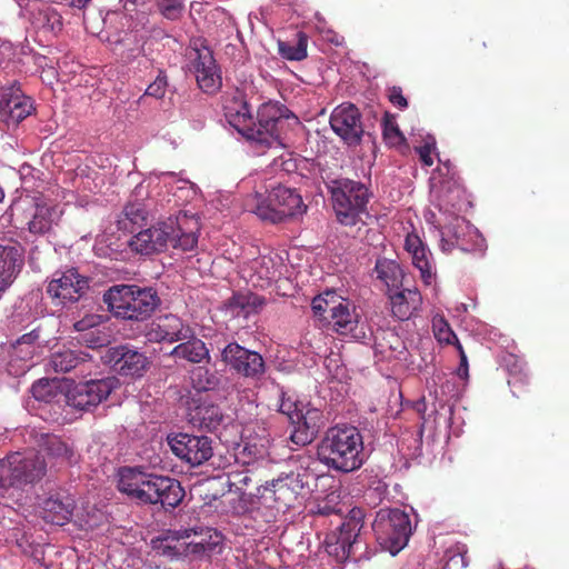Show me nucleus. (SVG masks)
<instances>
[{"mask_svg":"<svg viewBox=\"0 0 569 569\" xmlns=\"http://www.w3.org/2000/svg\"><path fill=\"white\" fill-rule=\"evenodd\" d=\"M317 455L320 462L336 471L358 470L365 461L362 436L353 426L330 427L318 445Z\"/></svg>","mask_w":569,"mask_h":569,"instance_id":"1","label":"nucleus"},{"mask_svg":"<svg viewBox=\"0 0 569 569\" xmlns=\"http://www.w3.org/2000/svg\"><path fill=\"white\" fill-rule=\"evenodd\" d=\"M103 302L114 318L140 322L153 315L160 298L150 287L114 284L103 293Z\"/></svg>","mask_w":569,"mask_h":569,"instance_id":"2","label":"nucleus"},{"mask_svg":"<svg viewBox=\"0 0 569 569\" xmlns=\"http://www.w3.org/2000/svg\"><path fill=\"white\" fill-rule=\"evenodd\" d=\"M337 221L345 227L366 224L370 191L361 181L348 178L331 180L328 184Z\"/></svg>","mask_w":569,"mask_h":569,"instance_id":"3","label":"nucleus"},{"mask_svg":"<svg viewBox=\"0 0 569 569\" xmlns=\"http://www.w3.org/2000/svg\"><path fill=\"white\" fill-rule=\"evenodd\" d=\"M300 124L299 119L283 104L267 102L257 110L252 129L254 136L249 137L257 143L271 147H288L289 132Z\"/></svg>","mask_w":569,"mask_h":569,"instance_id":"4","label":"nucleus"},{"mask_svg":"<svg viewBox=\"0 0 569 569\" xmlns=\"http://www.w3.org/2000/svg\"><path fill=\"white\" fill-rule=\"evenodd\" d=\"M47 475L43 456L34 452H11L0 460V489H23Z\"/></svg>","mask_w":569,"mask_h":569,"instance_id":"5","label":"nucleus"},{"mask_svg":"<svg viewBox=\"0 0 569 569\" xmlns=\"http://www.w3.org/2000/svg\"><path fill=\"white\" fill-rule=\"evenodd\" d=\"M311 309L323 325L340 335L352 332L358 323L355 305L335 290H327L312 299Z\"/></svg>","mask_w":569,"mask_h":569,"instance_id":"6","label":"nucleus"},{"mask_svg":"<svg viewBox=\"0 0 569 569\" xmlns=\"http://www.w3.org/2000/svg\"><path fill=\"white\" fill-rule=\"evenodd\" d=\"M372 530L380 546L396 556L407 546L412 527L409 515L403 510L382 508L376 515Z\"/></svg>","mask_w":569,"mask_h":569,"instance_id":"7","label":"nucleus"},{"mask_svg":"<svg viewBox=\"0 0 569 569\" xmlns=\"http://www.w3.org/2000/svg\"><path fill=\"white\" fill-rule=\"evenodd\" d=\"M192 530H169L166 535L152 540L153 550L163 557L178 558L189 553H210L221 542V536L214 531L209 533V539L206 540L202 535L198 536L193 532V539L188 541L191 537Z\"/></svg>","mask_w":569,"mask_h":569,"instance_id":"8","label":"nucleus"},{"mask_svg":"<svg viewBox=\"0 0 569 569\" xmlns=\"http://www.w3.org/2000/svg\"><path fill=\"white\" fill-rule=\"evenodd\" d=\"M253 212L262 220L272 223H279L288 218L302 214L307 207L303 204L301 196L291 188L282 184L272 187L268 196L260 199L258 196Z\"/></svg>","mask_w":569,"mask_h":569,"instance_id":"9","label":"nucleus"},{"mask_svg":"<svg viewBox=\"0 0 569 569\" xmlns=\"http://www.w3.org/2000/svg\"><path fill=\"white\" fill-rule=\"evenodd\" d=\"M362 527L361 512L352 510L335 531L327 535L325 543L328 555L338 562H345L355 556L361 543L359 535Z\"/></svg>","mask_w":569,"mask_h":569,"instance_id":"10","label":"nucleus"},{"mask_svg":"<svg viewBox=\"0 0 569 569\" xmlns=\"http://www.w3.org/2000/svg\"><path fill=\"white\" fill-rule=\"evenodd\" d=\"M187 57L199 88L207 93L216 92L221 86V77L212 51L204 41L193 40L187 49Z\"/></svg>","mask_w":569,"mask_h":569,"instance_id":"11","label":"nucleus"},{"mask_svg":"<svg viewBox=\"0 0 569 569\" xmlns=\"http://www.w3.org/2000/svg\"><path fill=\"white\" fill-rule=\"evenodd\" d=\"M118 379L108 377L78 383L66 396V402L78 410L96 408L118 387Z\"/></svg>","mask_w":569,"mask_h":569,"instance_id":"12","label":"nucleus"},{"mask_svg":"<svg viewBox=\"0 0 569 569\" xmlns=\"http://www.w3.org/2000/svg\"><path fill=\"white\" fill-rule=\"evenodd\" d=\"M160 476L140 468L123 467L119 470L118 489L141 503H153Z\"/></svg>","mask_w":569,"mask_h":569,"instance_id":"13","label":"nucleus"},{"mask_svg":"<svg viewBox=\"0 0 569 569\" xmlns=\"http://www.w3.org/2000/svg\"><path fill=\"white\" fill-rule=\"evenodd\" d=\"M89 289V278L78 272L76 268L57 271L47 286V293L53 303L64 306L77 302Z\"/></svg>","mask_w":569,"mask_h":569,"instance_id":"14","label":"nucleus"},{"mask_svg":"<svg viewBox=\"0 0 569 569\" xmlns=\"http://www.w3.org/2000/svg\"><path fill=\"white\" fill-rule=\"evenodd\" d=\"M221 359L231 370L248 379L260 380L266 373L262 356L237 342H230L222 349Z\"/></svg>","mask_w":569,"mask_h":569,"instance_id":"15","label":"nucleus"},{"mask_svg":"<svg viewBox=\"0 0 569 569\" xmlns=\"http://www.w3.org/2000/svg\"><path fill=\"white\" fill-rule=\"evenodd\" d=\"M167 440L173 455L191 467L202 465L213 455L212 440L207 436L181 432L168 436Z\"/></svg>","mask_w":569,"mask_h":569,"instance_id":"16","label":"nucleus"},{"mask_svg":"<svg viewBox=\"0 0 569 569\" xmlns=\"http://www.w3.org/2000/svg\"><path fill=\"white\" fill-rule=\"evenodd\" d=\"M177 221L170 218L133 234L128 244L132 252L141 256H151L166 251L172 237Z\"/></svg>","mask_w":569,"mask_h":569,"instance_id":"17","label":"nucleus"},{"mask_svg":"<svg viewBox=\"0 0 569 569\" xmlns=\"http://www.w3.org/2000/svg\"><path fill=\"white\" fill-rule=\"evenodd\" d=\"M331 129L348 146H357L360 143L363 127L361 122V113L352 103H342L336 107L330 116Z\"/></svg>","mask_w":569,"mask_h":569,"instance_id":"18","label":"nucleus"},{"mask_svg":"<svg viewBox=\"0 0 569 569\" xmlns=\"http://www.w3.org/2000/svg\"><path fill=\"white\" fill-rule=\"evenodd\" d=\"M438 229L440 233V248L443 252L450 253L465 239L467 232L471 238L479 239V231L469 223L463 217L449 213L445 217L443 221H438Z\"/></svg>","mask_w":569,"mask_h":569,"instance_id":"19","label":"nucleus"},{"mask_svg":"<svg viewBox=\"0 0 569 569\" xmlns=\"http://www.w3.org/2000/svg\"><path fill=\"white\" fill-rule=\"evenodd\" d=\"M34 110L32 99L20 90L9 88L0 92V117L14 124L24 120Z\"/></svg>","mask_w":569,"mask_h":569,"instance_id":"20","label":"nucleus"},{"mask_svg":"<svg viewBox=\"0 0 569 569\" xmlns=\"http://www.w3.org/2000/svg\"><path fill=\"white\" fill-rule=\"evenodd\" d=\"M109 359L119 375L131 378L142 377L150 365L144 353L127 346L110 349Z\"/></svg>","mask_w":569,"mask_h":569,"instance_id":"21","label":"nucleus"},{"mask_svg":"<svg viewBox=\"0 0 569 569\" xmlns=\"http://www.w3.org/2000/svg\"><path fill=\"white\" fill-rule=\"evenodd\" d=\"M149 341L176 342L192 337V329L174 315H166L151 325L147 333Z\"/></svg>","mask_w":569,"mask_h":569,"instance_id":"22","label":"nucleus"},{"mask_svg":"<svg viewBox=\"0 0 569 569\" xmlns=\"http://www.w3.org/2000/svg\"><path fill=\"white\" fill-rule=\"evenodd\" d=\"M107 42L124 62H130L143 52L142 38L133 30L110 32Z\"/></svg>","mask_w":569,"mask_h":569,"instance_id":"23","label":"nucleus"},{"mask_svg":"<svg viewBox=\"0 0 569 569\" xmlns=\"http://www.w3.org/2000/svg\"><path fill=\"white\" fill-rule=\"evenodd\" d=\"M62 210L56 204L36 203L27 222L28 230L34 236L49 233L61 220Z\"/></svg>","mask_w":569,"mask_h":569,"instance_id":"24","label":"nucleus"},{"mask_svg":"<svg viewBox=\"0 0 569 569\" xmlns=\"http://www.w3.org/2000/svg\"><path fill=\"white\" fill-rule=\"evenodd\" d=\"M170 221H177V227L173 229L172 237L169 242L174 249L182 251H192L198 244V220L189 217L186 213H179L177 217H170Z\"/></svg>","mask_w":569,"mask_h":569,"instance_id":"25","label":"nucleus"},{"mask_svg":"<svg viewBox=\"0 0 569 569\" xmlns=\"http://www.w3.org/2000/svg\"><path fill=\"white\" fill-rule=\"evenodd\" d=\"M74 500L68 495L56 493L41 503V517L46 522L62 526L70 520Z\"/></svg>","mask_w":569,"mask_h":569,"instance_id":"26","label":"nucleus"},{"mask_svg":"<svg viewBox=\"0 0 569 569\" xmlns=\"http://www.w3.org/2000/svg\"><path fill=\"white\" fill-rule=\"evenodd\" d=\"M393 317L408 320L421 306L422 297L418 289L388 290Z\"/></svg>","mask_w":569,"mask_h":569,"instance_id":"27","label":"nucleus"},{"mask_svg":"<svg viewBox=\"0 0 569 569\" xmlns=\"http://www.w3.org/2000/svg\"><path fill=\"white\" fill-rule=\"evenodd\" d=\"M23 247L16 240L0 242V273L13 281L23 267Z\"/></svg>","mask_w":569,"mask_h":569,"instance_id":"28","label":"nucleus"},{"mask_svg":"<svg viewBox=\"0 0 569 569\" xmlns=\"http://www.w3.org/2000/svg\"><path fill=\"white\" fill-rule=\"evenodd\" d=\"M89 358V355L82 351L64 349L53 352L48 366L57 373H67L78 369L83 373L82 367L86 366Z\"/></svg>","mask_w":569,"mask_h":569,"instance_id":"29","label":"nucleus"},{"mask_svg":"<svg viewBox=\"0 0 569 569\" xmlns=\"http://www.w3.org/2000/svg\"><path fill=\"white\" fill-rule=\"evenodd\" d=\"M156 496L152 505L160 503L164 509L176 508L182 501L184 490L178 480L160 476Z\"/></svg>","mask_w":569,"mask_h":569,"instance_id":"30","label":"nucleus"},{"mask_svg":"<svg viewBox=\"0 0 569 569\" xmlns=\"http://www.w3.org/2000/svg\"><path fill=\"white\" fill-rule=\"evenodd\" d=\"M221 409L216 405L202 403L197 406L190 412V422L192 426L207 431H214L222 421Z\"/></svg>","mask_w":569,"mask_h":569,"instance_id":"31","label":"nucleus"},{"mask_svg":"<svg viewBox=\"0 0 569 569\" xmlns=\"http://www.w3.org/2000/svg\"><path fill=\"white\" fill-rule=\"evenodd\" d=\"M186 340V342H181L171 350L170 356L187 360L192 363H200L204 359H210L209 350L201 339L192 336Z\"/></svg>","mask_w":569,"mask_h":569,"instance_id":"32","label":"nucleus"},{"mask_svg":"<svg viewBox=\"0 0 569 569\" xmlns=\"http://www.w3.org/2000/svg\"><path fill=\"white\" fill-rule=\"evenodd\" d=\"M31 393L38 401L51 402L64 399L66 393L61 390V383L57 379L41 378L32 383Z\"/></svg>","mask_w":569,"mask_h":569,"instance_id":"33","label":"nucleus"},{"mask_svg":"<svg viewBox=\"0 0 569 569\" xmlns=\"http://www.w3.org/2000/svg\"><path fill=\"white\" fill-rule=\"evenodd\" d=\"M307 47L308 36L302 31L297 32L295 41H278L279 54L290 61L305 60L308 56Z\"/></svg>","mask_w":569,"mask_h":569,"instance_id":"34","label":"nucleus"},{"mask_svg":"<svg viewBox=\"0 0 569 569\" xmlns=\"http://www.w3.org/2000/svg\"><path fill=\"white\" fill-rule=\"evenodd\" d=\"M250 466H242L227 473V487L229 491L246 493L250 485L253 482V472Z\"/></svg>","mask_w":569,"mask_h":569,"instance_id":"35","label":"nucleus"},{"mask_svg":"<svg viewBox=\"0 0 569 569\" xmlns=\"http://www.w3.org/2000/svg\"><path fill=\"white\" fill-rule=\"evenodd\" d=\"M36 22L44 30L58 34L62 31L63 20L62 16L50 6H43L34 16Z\"/></svg>","mask_w":569,"mask_h":569,"instance_id":"36","label":"nucleus"},{"mask_svg":"<svg viewBox=\"0 0 569 569\" xmlns=\"http://www.w3.org/2000/svg\"><path fill=\"white\" fill-rule=\"evenodd\" d=\"M43 450L54 458L71 462L73 458V449L68 446L60 437L46 435L43 438Z\"/></svg>","mask_w":569,"mask_h":569,"instance_id":"37","label":"nucleus"},{"mask_svg":"<svg viewBox=\"0 0 569 569\" xmlns=\"http://www.w3.org/2000/svg\"><path fill=\"white\" fill-rule=\"evenodd\" d=\"M375 270L377 272V277L382 280L389 289H392L391 287H396L399 282V278L401 277V269L393 260L378 259Z\"/></svg>","mask_w":569,"mask_h":569,"instance_id":"38","label":"nucleus"},{"mask_svg":"<svg viewBox=\"0 0 569 569\" xmlns=\"http://www.w3.org/2000/svg\"><path fill=\"white\" fill-rule=\"evenodd\" d=\"M192 387L197 391L214 390L220 385V378L204 367H198L191 372Z\"/></svg>","mask_w":569,"mask_h":569,"instance_id":"39","label":"nucleus"},{"mask_svg":"<svg viewBox=\"0 0 569 569\" xmlns=\"http://www.w3.org/2000/svg\"><path fill=\"white\" fill-rule=\"evenodd\" d=\"M227 121L247 139H249V137L254 136L252 129L253 117L251 114L250 107L247 101H244V109L240 110V112L232 114V117L227 119ZM254 132L257 131L254 130Z\"/></svg>","mask_w":569,"mask_h":569,"instance_id":"40","label":"nucleus"},{"mask_svg":"<svg viewBox=\"0 0 569 569\" xmlns=\"http://www.w3.org/2000/svg\"><path fill=\"white\" fill-rule=\"evenodd\" d=\"M296 422L303 426L306 430L318 436L319 431L326 425V419L321 410L317 408H308L305 412L297 415Z\"/></svg>","mask_w":569,"mask_h":569,"instance_id":"41","label":"nucleus"},{"mask_svg":"<svg viewBox=\"0 0 569 569\" xmlns=\"http://www.w3.org/2000/svg\"><path fill=\"white\" fill-rule=\"evenodd\" d=\"M411 256V259H412V263L415 264V267H417L420 272H421V276L422 278H431V274H432V266H431V261H430V251L427 249L426 246L419 248L417 250V252H411L410 253Z\"/></svg>","mask_w":569,"mask_h":569,"instance_id":"42","label":"nucleus"},{"mask_svg":"<svg viewBox=\"0 0 569 569\" xmlns=\"http://www.w3.org/2000/svg\"><path fill=\"white\" fill-rule=\"evenodd\" d=\"M161 14L169 20H178L184 10V0H157Z\"/></svg>","mask_w":569,"mask_h":569,"instance_id":"43","label":"nucleus"},{"mask_svg":"<svg viewBox=\"0 0 569 569\" xmlns=\"http://www.w3.org/2000/svg\"><path fill=\"white\" fill-rule=\"evenodd\" d=\"M458 246L456 248L460 249L463 252H472V253H479L482 256L485 251L487 250V242L486 239L482 237V234L479 232V239L471 238V234H469V231L467 232L466 237H463Z\"/></svg>","mask_w":569,"mask_h":569,"instance_id":"44","label":"nucleus"},{"mask_svg":"<svg viewBox=\"0 0 569 569\" xmlns=\"http://www.w3.org/2000/svg\"><path fill=\"white\" fill-rule=\"evenodd\" d=\"M460 198V190L458 188H442L441 194L438 198V207L440 211L450 212V209H455Z\"/></svg>","mask_w":569,"mask_h":569,"instance_id":"45","label":"nucleus"},{"mask_svg":"<svg viewBox=\"0 0 569 569\" xmlns=\"http://www.w3.org/2000/svg\"><path fill=\"white\" fill-rule=\"evenodd\" d=\"M260 457H262L261 452L254 445L250 443H244L241 451H239L236 456L237 461L242 466H251L256 463Z\"/></svg>","mask_w":569,"mask_h":569,"instance_id":"46","label":"nucleus"},{"mask_svg":"<svg viewBox=\"0 0 569 569\" xmlns=\"http://www.w3.org/2000/svg\"><path fill=\"white\" fill-rule=\"evenodd\" d=\"M280 402H279V412L288 416V418L291 420L292 423H296L297 415L300 413V411L297 408V403L292 401L290 398L286 397V393L282 389H280L279 392Z\"/></svg>","mask_w":569,"mask_h":569,"instance_id":"47","label":"nucleus"},{"mask_svg":"<svg viewBox=\"0 0 569 569\" xmlns=\"http://www.w3.org/2000/svg\"><path fill=\"white\" fill-rule=\"evenodd\" d=\"M435 335L439 342L451 345L453 341H457V336L445 320H440L438 323L433 325Z\"/></svg>","mask_w":569,"mask_h":569,"instance_id":"48","label":"nucleus"},{"mask_svg":"<svg viewBox=\"0 0 569 569\" xmlns=\"http://www.w3.org/2000/svg\"><path fill=\"white\" fill-rule=\"evenodd\" d=\"M383 137L388 143L392 146L400 144L405 141V137L399 130L398 126L390 120H385L383 122Z\"/></svg>","mask_w":569,"mask_h":569,"instance_id":"49","label":"nucleus"},{"mask_svg":"<svg viewBox=\"0 0 569 569\" xmlns=\"http://www.w3.org/2000/svg\"><path fill=\"white\" fill-rule=\"evenodd\" d=\"M298 426L295 428L290 436V440L297 445L305 447L309 443H311L316 439V435H313L311 431L306 430L303 426L300 423H297Z\"/></svg>","mask_w":569,"mask_h":569,"instance_id":"50","label":"nucleus"},{"mask_svg":"<svg viewBox=\"0 0 569 569\" xmlns=\"http://www.w3.org/2000/svg\"><path fill=\"white\" fill-rule=\"evenodd\" d=\"M228 307L236 312L248 315V292H236L228 300Z\"/></svg>","mask_w":569,"mask_h":569,"instance_id":"51","label":"nucleus"},{"mask_svg":"<svg viewBox=\"0 0 569 569\" xmlns=\"http://www.w3.org/2000/svg\"><path fill=\"white\" fill-rule=\"evenodd\" d=\"M167 86V76L163 72H159L156 80L148 86L146 94L160 99L164 96Z\"/></svg>","mask_w":569,"mask_h":569,"instance_id":"52","label":"nucleus"},{"mask_svg":"<svg viewBox=\"0 0 569 569\" xmlns=\"http://www.w3.org/2000/svg\"><path fill=\"white\" fill-rule=\"evenodd\" d=\"M289 479V476H287L286 478L273 479L270 483H268L266 489L273 492V495L276 496V500H281L282 497L290 491L288 485Z\"/></svg>","mask_w":569,"mask_h":569,"instance_id":"53","label":"nucleus"},{"mask_svg":"<svg viewBox=\"0 0 569 569\" xmlns=\"http://www.w3.org/2000/svg\"><path fill=\"white\" fill-rule=\"evenodd\" d=\"M467 553H468V548L463 543H456L455 546L449 548L447 551L449 560L453 561L455 563H458V558H459L461 567L468 566Z\"/></svg>","mask_w":569,"mask_h":569,"instance_id":"54","label":"nucleus"},{"mask_svg":"<svg viewBox=\"0 0 569 569\" xmlns=\"http://www.w3.org/2000/svg\"><path fill=\"white\" fill-rule=\"evenodd\" d=\"M82 341L91 349H98L107 343V337L101 335L98 329L86 332L81 337Z\"/></svg>","mask_w":569,"mask_h":569,"instance_id":"55","label":"nucleus"},{"mask_svg":"<svg viewBox=\"0 0 569 569\" xmlns=\"http://www.w3.org/2000/svg\"><path fill=\"white\" fill-rule=\"evenodd\" d=\"M244 101L246 100L241 97H233L227 100V102L223 106L226 119H229L230 117H232V114L240 112V110H243Z\"/></svg>","mask_w":569,"mask_h":569,"instance_id":"56","label":"nucleus"},{"mask_svg":"<svg viewBox=\"0 0 569 569\" xmlns=\"http://www.w3.org/2000/svg\"><path fill=\"white\" fill-rule=\"evenodd\" d=\"M433 149H435V143H429V142H426L425 144L415 148L416 152L419 156V160L426 167H431L433 164V159L431 157Z\"/></svg>","mask_w":569,"mask_h":569,"instance_id":"57","label":"nucleus"},{"mask_svg":"<svg viewBox=\"0 0 569 569\" xmlns=\"http://www.w3.org/2000/svg\"><path fill=\"white\" fill-rule=\"evenodd\" d=\"M297 462H299L300 468H303L306 471H312L313 477L316 475V468L318 466L317 459H315L311 455L308 453H298L292 457Z\"/></svg>","mask_w":569,"mask_h":569,"instance_id":"58","label":"nucleus"},{"mask_svg":"<svg viewBox=\"0 0 569 569\" xmlns=\"http://www.w3.org/2000/svg\"><path fill=\"white\" fill-rule=\"evenodd\" d=\"M98 326V317L89 315L74 322L73 328L79 332H89Z\"/></svg>","mask_w":569,"mask_h":569,"instance_id":"59","label":"nucleus"},{"mask_svg":"<svg viewBox=\"0 0 569 569\" xmlns=\"http://www.w3.org/2000/svg\"><path fill=\"white\" fill-rule=\"evenodd\" d=\"M122 214L131 223H138L140 220H144V211L137 204L126 206Z\"/></svg>","mask_w":569,"mask_h":569,"instance_id":"60","label":"nucleus"},{"mask_svg":"<svg viewBox=\"0 0 569 569\" xmlns=\"http://www.w3.org/2000/svg\"><path fill=\"white\" fill-rule=\"evenodd\" d=\"M423 242L416 232H409L405 239V249L410 254L417 252V250L423 247Z\"/></svg>","mask_w":569,"mask_h":569,"instance_id":"61","label":"nucleus"},{"mask_svg":"<svg viewBox=\"0 0 569 569\" xmlns=\"http://www.w3.org/2000/svg\"><path fill=\"white\" fill-rule=\"evenodd\" d=\"M389 100L393 106H397L400 109H405L408 107V101L402 94L401 88L399 87H393L390 90Z\"/></svg>","mask_w":569,"mask_h":569,"instance_id":"62","label":"nucleus"},{"mask_svg":"<svg viewBox=\"0 0 569 569\" xmlns=\"http://www.w3.org/2000/svg\"><path fill=\"white\" fill-rule=\"evenodd\" d=\"M266 305V299L253 292H248V315L257 312Z\"/></svg>","mask_w":569,"mask_h":569,"instance_id":"63","label":"nucleus"},{"mask_svg":"<svg viewBox=\"0 0 569 569\" xmlns=\"http://www.w3.org/2000/svg\"><path fill=\"white\" fill-rule=\"evenodd\" d=\"M38 328H33L28 333L22 335L18 340L17 345H33L39 339Z\"/></svg>","mask_w":569,"mask_h":569,"instance_id":"64","label":"nucleus"}]
</instances>
